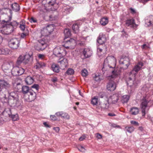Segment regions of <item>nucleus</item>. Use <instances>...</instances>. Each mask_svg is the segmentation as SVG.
Here are the masks:
<instances>
[{"instance_id":"36","label":"nucleus","mask_w":153,"mask_h":153,"mask_svg":"<svg viewBox=\"0 0 153 153\" xmlns=\"http://www.w3.org/2000/svg\"><path fill=\"white\" fill-rule=\"evenodd\" d=\"M129 96L128 95H124L121 98V100L123 103H126L129 99Z\"/></svg>"},{"instance_id":"5","label":"nucleus","mask_w":153,"mask_h":153,"mask_svg":"<svg viewBox=\"0 0 153 153\" xmlns=\"http://www.w3.org/2000/svg\"><path fill=\"white\" fill-rule=\"evenodd\" d=\"M66 52L63 46H57L53 50V54L58 57H63L65 55Z\"/></svg>"},{"instance_id":"25","label":"nucleus","mask_w":153,"mask_h":153,"mask_svg":"<svg viewBox=\"0 0 153 153\" xmlns=\"http://www.w3.org/2000/svg\"><path fill=\"white\" fill-rule=\"evenodd\" d=\"M2 114L6 117H11L12 115L10 109L9 108L5 109L3 112Z\"/></svg>"},{"instance_id":"58","label":"nucleus","mask_w":153,"mask_h":153,"mask_svg":"<svg viewBox=\"0 0 153 153\" xmlns=\"http://www.w3.org/2000/svg\"><path fill=\"white\" fill-rule=\"evenodd\" d=\"M30 21L31 23H36L37 22L36 19L33 17L31 18Z\"/></svg>"},{"instance_id":"38","label":"nucleus","mask_w":153,"mask_h":153,"mask_svg":"<svg viewBox=\"0 0 153 153\" xmlns=\"http://www.w3.org/2000/svg\"><path fill=\"white\" fill-rule=\"evenodd\" d=\"M65 37L66 38L69 37L71 35V33L70 30L68 28H65L64 32Z\"/></svg>"},{"instance_id":"52","label":"nucleus","mask_w":153,"mask_h":153,"mask_svg":"<svg viewBox=\"0 0 153 153\" xmlns=\"http://www.w3.org/2000/svg\"><path fill=\"white\" fill-rule=\"evenodd\" d=\"M94 78L95 81H98L100 80V76L99 75L95 74Z\"/></svg>"},{"instance_id":"33","label":"nucleus","mask_w":153,"mask_h":153,"mask_svg":"<svg viewBox=\"0 0 153 153\" xmlns=\"http://www.w3.org/2000/svg\"><path fill=\"white\" fill-rule=\"evenodd\" d=\"M41 34L43 36H48L50 34L45 27L43 28L41 32Z\"/></svg>"},{"instance_id":"22","label":"nucleus","mask_w":153,"mask_h":153,"mask_svg":"<svg viewBox=\"0 0 153 153\" xmlns=\"http://www.w3.org/2000/svg\"><path fill=\"white\" fill-rule=\"evenodd\" d=\"M56 114L58 117L68 119L69 116L68 114L63 111H59L56 113Z\"/></svg>"},{"instance_id":"8","label":"nucleus","mask_w":153,"mask_h":153,"mask_svg":"<svg viewBox=\"0 0 153 153\" xmlns=\"http://www.w3.org/2000/svg\"><path fill=\"white\" fill-rule=\"evenodd\" d=\"M20 45L19 40L16 38L11 39L9 42V47L13 49H17Z\"/></svg>"},{"instance_id":"29","label":"nucleus","mask_w":153,"mask_h":153,"mask_svg":"<svg viewBox=\"0 0 153 153\" xmlns=\"http://www.w3.org/2000/svg\"><path fill=\"white\" fill-rule=\"evenodd\" d=\"M12 10L15 12L19 11L20 10V7L19 4L16 3H14L11 4Z\"/></svg>"},{"instance_id":"55","label":"nucleus","mask_w":153,"mask_h":153,"mask_svg":"<svg viewBox=\"0 0 153 153\" xmlns=\"http://www.w3.org/2000/svg\"><path fill=\"white\" fill-rule=\"evenodd\" d=\"M141 48L143 49H147L149 48L148 45L144 44L141 46Z\"/></svg>"},{"instance_id":"35","label":"nucleus","mask_w":153,"mask_h":153,"mask_svg":"<svg viewBox=\"0 0 153 153\" xmlns=\"http://www.w3.org/2000/svg\"><path fill=\"white\" fill-rule=\"evenodd\" d=\"M51 68L52 70L54 72L58 73L59 71V67L58 65L53 64L52 65Z\"/></svg>"},{"instance_id":"10","label":"nucleus","mask_w":153,"mask_h":153,"mask_svg":"<svg viewBox=\"0 0 153 153\" xmlns=\"http://www.w3.org/2000/svg\"><path fill=\"white\" fill-rule=\"evenodd\" d=\"M47 46V44L42 40H40L37 42L35 46L36 50L38 51H42Z\"/></svg>"},{"instance_id":"40","label":"nucleus","mask_w":153,"mask_h":153,"mask_svg":"<svg viewBox=\"0 0 153 153\" xmlns=\"http://www.w3.org/2000/svg\"><path fill=\"white\" fill-rule=\"evenodd\" d=\"M29 87L27 86H24L22 88V91L23 94H28L30 90Z\"/></svg>"},{"instance_id":"4","label":"nucleus","mask_w":153,"mask_h":153,"mask_svg":"<svg viewBox=\"0 0 153 153\" xmlns=\"http://www.w3.org/2000/svg\"><path fill=\"white\" fill-rule=\"evenodd\" d=\"M116 59L113 56H108L104 61V67L108 66L109 68H114L116 65Z\"/></svg>"},{"instance_id":"42","label":"nucleus","mask_w":153,"mask_h":153,"mask_svg":"<svg viewBox=\"0 0 153 153\" xmlns=\"http://www.w3.org/2000/svg\"><path fill=\"white\" fill-rule=\"evenodd\" d=\"M98 99L97 97H94L91 100V103L94 105H97L98 104Z\"/></svg>"},{"instance_id":"14","label":"nucleus","mask_w":153,"mask_h":153,"mask_svg":"<svg viewBox=\"0 0 153 153\" xmlns=\"http://www.w3.org/2000/svg\"><path fill=\"white\" fill-rule=\"evenodd\" d=\"M8 102L12 106L18 107L21 105V102L19 100V98L16 100H8Z\"/></svg>"},{"instance_id":"57","label":"nucleus","mask_w":153,"mask_h":153,"mask_svg":"<svg viewBox=\"0 0 153 153\" xmlns=\"http://www.w3.org/2000/svg\"><path fill=\"white\" fill-rule=\"evenodd\" d=\"M45 57V56L44 54H39L38 55V57L39 59H44Z\"/></svg>"},{"instance_id":"30","label":"nucleus","mask_w":153,"mask_h":153,"mask_svg":"<svg viewBox=\"0 0 153 153\" xmlns=\"http://www.w3.org/2000/svg\"><path fill=\"white\" fill-rule=\"evenodd\" d=\"M10 67L9 64H4L2 65V69L4 72H7L11 71V70L9 69Z\"/></svg>"},{"instance_id":"59","label":"nucleus","mask_w":153,"mask_h":153,"mask_svg":"<svg viewBox=\"0 0 153 153\" xmlns=\"http://www.w3.org/2000/svg\"><path fill=\"white\" fill-rule=\"evenodd\" d=\"M104 94L103 92H100L99 94V97L100 98H103L104 96Z\"/></svg>"},{"instance_id":"48","label":"nucleus","mask_w":153,"mask_h":153,"mask_svg":"<svg viewBox=\"0 0 153 153\" xmlns=\"http://www.w3.org/2000/svg\"><path fill=\"white\" fill-rule=\"evenodd\" d=\"M29 32V31L28 30H26L25 32L22 34L21 36V37L22 38H24L25 36L28 35Z\"/></svg>"},{"instance_id":"50","label":"nucleus","mask_w":153,"mask_h":153,"mask_svg":"<svg viewBox=\"0 0 153 153\" xmlns=\"http://www.w3.org/2000/svg\"><path fill=\"white\" fill-rule=\"evenodd\" d=\"M78 149L80 152H85V149L82 146H79L78 147Z\"/></svg>"},{"instance_id":"46","label":"nucleus","mask_w":153,"mask_h":153,"mask_svg":"<svg viewBox=\"0 0 153 153\" xmlns=\"http://www.w3.org/2000/svg\"><path fill=\"white\" fill-rule=\"evenodd\" d=\"M82 75L84 77H86L88 75V72L86 70L84 69L82 71Z\"/></svg>"},{"instance_id":"41","label":"nucleus","mask_w":153,"mask_h":153,"mask_svg":"<svg viewBox=\"0 0 153 153\" xmlns=\"http://www.w3.org/2000/svg\"><path fill=\"white\" fill-rule=\"evenodd\" d=\"M134 128L132 126H126L125 127V130L129 133H131L134 130Z\"/></svg>"},{"instance_id":"12","label":"nucleus","mask_w":153,"mask_h":153,"mask_svg":"<svg viewBox=\"0 0 153 153\" xmlns=\"http://www.w3.org/2000/svg\"><path fill=\"white\" fill-rule=\"evenodd\" d=\"M119 62L120 64L125 65V67L124 68V69H127L129 65V59L128 57H126L124 58H121Z\"/></svg>"},{"instance_id":"60","label":"nucleus","mask_w":153,"mask_h":153,"mask_svg":"<svg viewBox=\"0 0 153 153\" xmlns=\"http://www.w3.org/2000/svg\"><path fill=\"white\" fill-rule=\"evenodd\" d=\"M96 137L98 139H101L102 137V135L99 133H97L96 134Z\"/></svg>"},{"instance_id":"51","label":"nucleus","mask_w":153,"mask_h":153,"mask_svg":"<svg viewBox=\"0 0 153 153\" xmlns=\"http://www.w3.org/2000/svg\"><path fill=\"white\" fill-rule=\"evenodd\" d=\"M109 106V103L108 102L104 103L102 105V107L103 108H107Z\"/></svg>"},{"instance_id":"24","label":"nucleus","mask_w":153,"mask_h":153,"mask_svg":"<svg viewBox=\"0 0 153 153\" xmlns=\"http://www.w3.org/2000/svg\"><path fill=\"white\" fill-rule=\"evenodd\" d=\"M146 24L148 26L152 25L153 24V16H150L146 19Z\"/></svg>"},{"instance_id":"3","label":"nucleus","mask_w":153,"mask_h":153,"mask_svg":"<svg viewBox=\"0 0 153 153\" xmlns=\"http://www.w3.org/2000/svg\"><path fill=\"white\" fill-rule=\"evenodd\" d=\"M150 101V100L148 99L147 96L143 97L141 100L140 107L141 109L143 116H145L147 111L148 110V108L149 107V103Z\"/></svg>"},{"instance_id":"28","label":"nucleus","mask_w":153,"mask_h":153,"mask_svg":"<svg viewBox=\"0 0 153 153\" xmlns=\"http://www.w3.org/2000/svg\"><path fill=\"white\" fill-rule=\"evenodd\" d=\"M46 64L42 62H38L34 66V68L36 69H39L40 68H43L45 67Z\"/></svg>"},{"instance_id":"6","label":"nucleus","mask_w":153,"mask_h":153,"mask_svg":"<svg viewBox=\"0 0 153 153\" xmlns=\"http://www.w3.org/2000/svg\"><path fill=\"white\" fill-rule=\"evenodd\" d=\"M31 58V56L28 53H26L25 55H21L18 58L17 63L18 65H19L22 62L25 64L28 62Z\"/></svg>"},{"instance_id":"19","label":"nucleus","mask_w":153,"mask_h":153,"mask_svg":"<svg viewBox=\"0 0 153 153\" xmlns=\"http://www.w3.org/2000/svg\"><path fill=\"white\" fill-rule=\"evenodd\" d=\"M119 99L118 95L114 94L111 96L108 99V101L112 103H116Z\"/></svg>"},{"instance_id":"27","label":"nucleus","mask_w":153,"mask_h":153,"mask_svg":"<svg viewBox=\"0 0 153 153\" xmlns=\"http://www.w3.org/2000/svg\"><path fill=\"white\" fill-rule=\"evenodd\" d=\"M34 80L33 77L30 76H27L25 79L26 83L28 85L32 84Z\"/></svg>"},{"instance_id":"44","label":"nucleus","mask_w":153,"mask_h":153,"mask_svg":"<svg viewBox=\"0 0 153 153\" xmlns=\"http://www.w3.org/2000/svg\"><path fill=\"white\" fill-rule=\"evenodd\" d=\"M65 10L64 12H65L67 14L69 13L72 10L71 7H70L69 6H68L67 7H65L64 8Z\"/></svg>"},{"instance_id":"37","label":"nucleus","mask_w":153,"mask_h":153,"mask_svg":"<svg viewBox=\"0 0 153 153\" xmlns=\"http://www.w3.org/2000/svg\"><path fill=\"white\" fill-rule=\"evenodd\" d=\"M9 50L7 48H1L0 49V54H6L9 53Z\"/></svg>"},{"instance_id":"56","label":"nucleus","mask_w":153,"mask_h":153,"mask_svg":"<svg viewBox=\"0 0 153 153\" xmlns=\"http://www.w3.org/2000/svg\"><path fill=\"white\" fill-rule=\"evenodd\" d=\"M32 88H35L36 90H38L39 89V86L37 84H34L31 86Z\"/></svg>"},{"instance_id":"31","label":"nucleus","mask_w":153,"mask_h":153,"mask_svg":"<svg viewBox=\"0 0 153 153\" xmlns=\"http://www.w3.org/2000/svg\"><path fill=\"white\" fill-rule=\"evenodd\" d=\"M79 26L78 22L73 24L72 26V29L75 33H77L79 31Z\"/></svg>"},{"instance_id":"54","label":"nucleus","mask_w":153,"mask_h":153,"mask_svg":"<svg viewBox=\"0 0 153 153\" xmlns=\"http://www.w3.org/2000/svg\"><path fill=\"white\" fill-rule=\"evenodd\" d=\"M19 27L22 31H24L25 29V24L22 23L20 24Z\"/></svg>"},{"instance_id":"26","label":"nucleus","mask_w":153,"mask_h":153,"mask_svg":"<svg viewBox=\"0 0 153 153\" xmlns=\"http://www.w3.org/2000/svg\"><path fill=\"white\" fill-rule=\"evenodd\" d=\"M112 74L110 77V78L112 79H115L116 78L119 79V75L120 74V73L119 72H118L117 71H112Z\"/></svg>"},{"instance_id":"11","label":"nucleus","mask_w":153,"mask_h":153,"mask_svg":"<svg viewBox=\"0 0 153 153\" xmlns=\"http://www.w3.org/2000/svg\"><path fill=\"white\" fill-rule=\"evenodd\" d=\"M126 25L127 26L130 27L134 28L137 27V25L135 23V20L133 18L128 19L126 21Z\"/></svg>"},{"instance_id":"63","label":"nucleus","mask_w":153,"mask_h":153,"mask_svg":"<svg viewBox=\"0 0 153 153\" xmlns=\"http://www.w3.org/2000/svg\"><path fill=\"white\" fill-rule=\"evenodd\" d=\"M53 129L57 132H58L59 130V128L58 127L54 128Z\"/></svg>"},{"instance_id":"53","label":"nucleus","mask_w":153,"mask_h":153,"mask_svg":"<svg viewBox=\"0 0 153 153\" xmlns=\"http://www.w3.org/2000/svg\"><path fill=\"white\" fill-rule=\"evenodd\" d=\"M130 123L131 124L137 126L139 125V123H138L135 121H131Z\"/></svg>"},{"instance_id":"49","label":"nucleus","mask_w":153,"mask_h":153,"mask_svg":"<svg viewBox=\"0 0 153 153\" xmlns=\"http://www.w3.org/2000/svg\"><path fill=\"white\" fill-rule=\"evenodd\" d=\"M7 11H10V10L5 8H4L0 10V14L5 13Z\"/></svg>"},{"instance_id":"15","label":"nucleus","mask_w":153,"mask_h":153,"mask_svg":"<svg viewBox=\"0 0 153 153\" xmlns=\"http://www.w3.org/2000/svg\"><path fill=\"white\" fill-rule=\"evenodd\" d=\"M10 85L7 82L4 80H1L0 81V91H2V89L1 87L6 89H7L10 87Z\"/></svg>"},{"instance_id":"43","label":"nucleus","mask_w":153,"mask_h":153,"mask_svg":"<svg viewBox=\"0 0 153 153\" xmlns=\"http://www.w3.org/2000/svg\"><path fill=\"white\" fill-rule=\"evenodd\" d=\"M49 20L50 21H53L54 20L56 19L57 18V16L56 15H55V14H54L53 13V14L51 15H50L49 16Z\"/></svg>"},{"instance_id":"23","label":"nucleus","mask_w":153,"mask_h":153,"mask_svg":"<svg viewBox=\"0 0 153 153\" xmlns=\"http://www.w3.org/2000/svg\"><path fill=\"white\" fill-rule=\"evenodd\" d=\"M9 100H16L19 98L18 94L14 92H12L9 93Z\"/></svg>"},{"instance_id":"34","label":"nucleus","mask_w":153,"mask_h":153,"mask_svg":"<svg viewBox=\"0 0 153 153\" xmlns=\"http://www.w3.org/2000/svg\"><path fill=\"white\" fill-rule=\"evenodd\" d=\"M108 19L107 17H103L102 18L100 21L101 24L103 26L106 25L108 23Z\"/></svg>"},{"instance_id":"39","label":"nucleus","mask_w":153,"mask_h":153,"mask_svg":"<svg viewBox=\"0 0 153 153\" xmlns=\"http://www.w3.org/2000/svg\"><path fill=\"white\" fill-rule=\"evenodd\" d=\"M45 28L51 34V33L53 31L54 28V25L53 24H50L48 25Z\"/></svg>"},{"instance_id":"7","label":"nucleus","mask_w":153,"mask_h":153,"mask_svg":"<svg viewBox=\"0 0 153 153\" xmlns=\"http://www.w3.org/2000/svg\"><path fill=\"white\" fill-rule=\"evenodd\" d=\"M80 39L77 36L76 37L74 38V39H71L70 40L67 41L65 44L64 45V47L66 48H70L72 49V47H71L70 46L71 43H72V46H75L76 45V43L78 41H79Z\"/></svg>"},{"instance_id":"21","label":"nucleus","mask_w":153,"mask_h":153,"mask_svg":"<svg viewBox=\"0 0 153 153\" xmlns=\"http://www.w3.org/2000/svg\"><path fill=\"white\" fill-rule=\"evenodd\" d=\"M92 53V51L89 48H85L83 52V54L85 58L90 57Z\"/></svg>"},{"instance_id":"62","label":"nucleus","mask_w":153,"mask_h":153,"mask_svg":"<svg viewBox=\"0 0 153 153\" xmlns=\"http://www.w3.org/2000/svg\"><path fill=\"white\" fill-rule=\"evenodd\" d=\"M43 124L46 127L50 128L51 127V126L48 125V124L47 123V122H44L43 123Z\"/></svg>"},{"instance_id":"45","label":"nucleus","mask_w":153,"mask_h":153,"mask_svg":"<svg viewBox=\"0 0 153 153\" xmlns=\"http://www.w3.org/2000/svg\"><path fill=\"white\" fill-rule=\"evenodd\" d=\"M74 71L73 69L69 68L68 69L66 73L68 75H72L74 74Z\"/></svg>"},{"instance_id":"47","label":"nucleus","mask_w":153,"mask_h":153,"mask_svg":"<svg viewBox=\"0 0 153 153\" xmlns=\"http://www.w3.org/2000/svg\"><path fill=\"white\" fill-rule=\"evenodd\" d=\"M11 117L13 121H15L19 119L18 115L17 114L15 115H11Z\"/></svg>"},{"instance_id":"64","label":"nucleus","mask_w":153,"mask_h":153,"mask_svg":"<svg viewBox=\"0 0 153 153\" xmlns=\"http://www.w3.org/2000/svg\"><path fill=\"white\" fill-rule=\"evenodd\" d=\"M85 138V136H82L79 139V140L80 141H82Z\"/></svg>"},{"instance_id":"18","label":"nucleus","mask_w":153,"mask_h":153,"mask_svg":"<svg viewBox=\"0 0 153 153\" xmlns=\"http://www.w3.org/2000/svg\"><path fill=\"white\" fill-rule=\"evenodd\" d=\"M106 40L105 35L102 33H100L97 40L98 43L100 45H102L104 44Z\"/></svg>"},{"instance_id":"16","label":"nucleus","mask_w":153,"mask_h":153,"mask_svg":"<svg viewBox=\"0 0 153 153\" xmlns=\"http://www.w3.org/2000/svg\"><path fill=\"white\" fill-rule=\"evenodd\" d=\"M55 0H43V3H45L46 2L45 4L46 5V8L45 10H48L51 9V10H53L52 8H47V5H48V7L52 6L55 4Z\"/></svg>"},{"instance_id":"2","label":"nucleus","mask_w":153,"mask_h":153,"mask_svg":"<svg viewBox=\"0 0 153 153\" xmlns=\"http://www.w3.org/2000/svg\"><path fill=\"white\" fill-rule=\"evenodd\" d=\"M11 19V17L10 16L9 17V20H5L3 21L6 23L4 25L2 26L3 28V30H4L5 34L8 35L13 32L15 29H16L19 25V23L16 21H13L9 24H7L9 22Z\"/></svg>"},{"instance_id":"61","label":"nucleus","mask_w":153,"mask_h":153,"mask_svg":"<svg viewBox=\"0 0 153 153\" xmlns=\"http://www.w3.org/2000/svg\"><path fill=\"white\" fill-rule=\"evenodd\" d=\"M50 117L51 120H55L57 119L56 117L54 115H51Z\"/></svg>"},{"instance_id":"17","label":"nucleus","mask_w":153,"mask_h":153,"mask_svg":"<svg viewBox=\"0 0 153 153\" xmlns=\"http://www.w3.org/2000/svg\"><path fill=\"white\" fill-rule=\"evenodd\" d=\"M62 69H64L67 67L68 65V61L67 59L64 58L60 60L58 62Z\"/></svg>"},{"instance_id":"13","label":"nucleus","mask_w":153,"mask_h":153,"mask_svg":"<svg viewBox=\"0 0 153 153\" xmlns=\"http://www.w3.org/2000/svg\"><path fill=\"white\" fill-rule=\"evenodd\" d=\"M117 87L116 83L113 81H110L107 85V89L108 91H114Z\"/></svg>"},{"instance_id":"32","label":"nucleus","mask_w":153,"mask_h":153,"mask_svg":"<svg viewBox=\"0 0 153 153\" xmlns=\"http://www.w3.org/2000/svg\"><path fill=\"white\" fill-rule=\"evenodd\" d=\"M139 109L137 107H133L131 109L130 113L132 115H137L139 113Z\"/></svg>"},{"instance_id":"9","label":"nucleus","mask_w":153,"mask_h":153,"mask_svg":"<svg viewBox=\"0 0 153 153\" xmlns=\"http://www.w3.org/2000/svg\"><path fill=\"white\" fill-rule=\"evenodd\" d=\"M24 71L23 68L18 67H13L11 71L12 74L13 76L21 75L24 73Z\"/></svg>"},{"instance_id":"1","label":"nucleus","mask_w":153,"mask_h":153,"mask_svg":"<svg viewBox=\"0 0 153 153\" xmlns=\"http://www.w3.org/2000/svg\"><path fill=\"white\" fill-rule=\"evenodd\" d=\"M143 63L141 62H139L133 68L132 71L129 73L130 76L128 79L127 81V83L128 87L135 88L138 83V81H136L135 78L136 74L141 69L143 66Z\"/></svg>"},{"instance_id":"20","label":"nucleus","mask_w":153,"mask_h":153,"mask_svg":"<svg viewBox=\"0 0 153 153\" xmlns=\"http://www.w3.org/2000/svg\"><path fill=\"white\" fill-rule=\"evenodd\" d=\"M29 96L28 100L30 101L34 100L36 98V94L32 89H30L28 94Z\"/></svg>"}]
</instances>
